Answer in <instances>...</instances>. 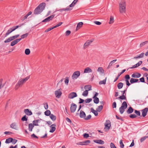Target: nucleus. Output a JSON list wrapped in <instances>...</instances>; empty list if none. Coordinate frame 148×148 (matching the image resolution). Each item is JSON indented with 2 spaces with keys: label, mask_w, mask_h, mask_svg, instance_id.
<instances>
[{
  "label": "nucleus",
  "mask_w": 148,
  "mask_h": 148,
  "mask_svg": "<svg viewBox=\"0 0 148 148\" xmlns=\"http://www.w3.org/2000/svg\"><path fill=\"white\" fill-rule=\"evenodd\" d=\"M30 77V76H28L24 78L22 77L21 78L16 84L15 89L16 90H17L19 87H21L23 84L29 79Z\"/></svg>",
  "instance_id": "f257e3e1"
},
{
  "label": "nucleus",
  "mask_w": 148,
  "mask_h": 148,
  "mask_svg": "<svg viewBox=\"0 0 148 148\" xmlns=\"http://www.w3.org/2000/svg\"><path fill=\"white\" fill-rule=\"evenodd\" d=\"M119 10L121 14L125 13L126 11V3L125 0H121L119 3Z\"/></svg>",
  "instance_id": "f03ea898"
},
{
  "label": "nucleus",
  "mask_w": 148,
  "mask_h": 148,
  "mask_svg": "<svg viewBox=\"0 0 148 148\" xmlns=\"http://www.w3.org/2000/svg\"><path fill=\"white\" fill-rule=\"evenodd\" d=\"M45 6V3H42L40 4L34 10V14H40L44 10Z\"/></svg>",
  "instance_id": "7ed1b4c3"
},
{
  "label": "nucleus",
  "mask_w": 148,
  "mask_h": 148,
  "mask_svg": "<svg viewBox=\"0 0 148 148\" xmlns=\"http://www.w3.org/2000/svg\"><path fill=\"white\" fill-rule=\"evenodd\" d=\"M23 25V24L20 25L16 26H14L12 27V28H10L8 30L7 32L6 33L5 36V37H7L11 32H12L13 31H14L15 30H16V29L18 28L19 27H21V25Z\"/></svg>",
  "instance_id": "20e7f679"
},
{
  "label": "nucleus",
  "mask_w": 148,
  "mask_h": 148,
  "mask_svg": "<svg viewBox=\"0 0 148 148\" xmlns=\"http://www.w3.org/2000/svg\"><path fill=\"white\" fill-rule=\"evenodd\" d=\"M80 72L79 71H76L73 73L72 77L73 79H77L80 75Z\"/></svg>",
  "instance_id": "39448f33"
},
{
  "label": "nucleus",
  "mask_w": 148,
  "mask_h": 148,
  "mask_svg": "<svg viewBox=\"0 0 148 148\" xmlns=\"http://www.w3.org/2000/svg\"><path fill=\"white\" fill-rule=\"evenodd\" d=\"M61 90V89L60 88L55 91V94L57 98H59L61 96L62 94Z\"/></svg>",
  "instance_id": "423d86ee"
},
{
  "label": "nucleus",
  "mask_w": 148,
  "mask_h": 148,
  "mask_svg": "<svg viewBox=\"0 0 148 148\" xmlns=\"http://www.w3.org/2000/svg\"><path fill=\"white\" fill-rule=\"evenodd\" d=\"M77 107V106L76 104L74 103H72L71 104L70 107V110L72 113L75 112L76 110V109Z\"/></svg>",
  "instance_id": "0eeeda50"
},
{
  "label": "nucleus",
  "mask_w": 148,
  "mask_h": 148,
  "mask_svg": "<svg viewBox=\"0 0 148 148\" xmlns=\"http://www.w3.org/2000/svg\"><path fill=\"white\" fill-rule=\"evenodd\" d=\"M93 40H87L84 44V49L87 48L88 46L92 43Z\"/></svg>",
  "instance_id": "6e6552de"
},
{
  "label": "nucleus",
  "mask_w": 148,
  "mask_h": 148,
  "mask_svg": "<svg viewBox=\"0 0 148 148\" xmlns=\"http://www.w3.org/2000/svg\"><path fill=\"white\" fill-rule=\"evenodd\" d=\"M105 127L104 129H107L109 130L110 127L111 125L110 121H106L105 123Z\"/></svg>",
  "instance_id": "1a4fd4ad"
},
{
  "label": "nucleus",
  "mask_w": 148,
  "mask_h": 148,
  "mask_svg": "<svg viewBox=\"0 0 148 148\" xmlns=\"http://www.w3.org/2000/svg\"><path fill=\"white\" fill-rule=\"evenodd\" d=\"M55 15H52L47 18H46L44 20H43L42 21V22H48L49 21H50L52 19V18H54V17Z\"/></svg>",
  "instance_id": "9d476101"
},
{
  "label": "nucleus",
  "mask_w": 148,
  "mask_h": 148,
  "mask_svg": "<svg viewBox=\"0 0 148 148\" xmlns=\"http://www.w3.org/2000/svg\"><path fill=\"white\" fill-rule=\"evenodd\" d=\"M77 97V93L75 92L71 93L68 96V97L70 99H73L75 97Z\"/></svg>",
  "instance_id": "9b49d317"
},
{
  "label": "nucleus",
  "mask_w": 148,
  "mask_h": 148,
  "mask_svg": "<svg viewBox=\"0 0 148 148\" xmlns=\"http://www.w3.org/2000/svg\"><path fill=\"white\" fill-rule=\"evenodd\" d=\"M56 125L54 124L51 125L50 126V127L51 128V129L50 130L49 132L51 133L53 132L56 129Z\"/></svg>",
  "instance_id": "f8f14e48"
},
{
  "label": "nucleus",
  "mask_w": 148,
  "mask_h": 148,
  "mask_svg": "<svg viewBox=\"0 0 148 148\" xmlns=\"http://www.w3.org/2000/svg\"><path fill=\"white\" fill-rule=\"evenodd\" d=\"M148 111V108H145V109L142 110V115L143 117H145L146 116Z\"/></svg>",
  "instance_id": "ddd939ff"
},
{
  "label": "nucleus",
  "mask_w": 148,
  "mask_h": 148,
  "mask_svg": "<svg viewBox=\"0 0 148 148\" xmlns=\"http://www.w3.org/2000/svg\"><path fill=\"white\" fill-rule=\"evenodd\" d=\"M141 74L138 73H135L132 75V77L133 78H139L141 76Z\"/></svg>",
  "instance_id": "4468645a"
},
{
  "label": "nucleus",
  "mask_w": 148,
  "mask_h": 148,
  "mask_svg": "<svg viewBox=\"0 0 148 148\" xmlns=\"http://www.w3.org/2000/svg\"><path fill=\"white\" fill-rule=\"evenodd\" d=\"M21 40V39H17L14 40L11 42V45L12 46H14L19 42Z\"/></svg>",
  "instance_id": "2eb2a0df"
},
{
  "label": "nucleus",
  "mask_w": 148,
  "mask_h": 148,
  "mask_svg": "<svg viewBox=\"0 0 148 148\" xmlns=\"http://www.w3.org/2000/svg\"><path fill=\"white\" fill-rule=\"evenodd\" d=\"M90 143V140H87L81 142L79 143V145H86Z\"/></svg>",
  "instance_id": "dca6fc26"
},
{
  "label": "nucleus",
  "mask_w": 148,
  "mask_h": 148,
  "mask_svg": "<svg viewBox=\"0 0 148 148\" xmlns=\"http://www.w3.org/2000/svg\"><path fill=\"white\" fill-rule=\"evenodd\" d=\"M25 113L27 115L30 116L32 114V113L31 111H30L28 109H26L24 110Z\"/></svg>",
  "instance_id": "f3484780"
},
{
  "label": "nucleus",
  "mask_w": 148,
  "mask_h": 148,
  "mask_svg": "<svg viewBox=\"0 0 148 148\" xmlns=\"http://www.w3.org/2000/svg\"><path fill=\"white\" fill-rule=\"evenodd\" d=\"M92 72V70L89 67H87L85 68L84 70V73H90Z\"/></svg>",
  "instance_id": "a211bd4d"
},
{
  "label": "nucleus",
  "mask_w": 148,
  "mask_h": 148,
  "mask_svg": "<svg viewBox=\"0 0 148 148\" xmlns=\"http://www.w3.org/2000/svg\"><path fill=\"white\" fill-rule=\"evenodd\" d=\"M142 61H140L139 62L137 63L136 64L134 65L132 67L130 68V69H134L140 65L142 63Z\"/></svg>",
  "instance_id": "6ab92c4d"
},
{
  "label": "nucleus",
  "mask_w": 148,
  "mask_h": 148,
  "mask_svg": "<svg viewBox=\"0 0 148 148\" xmlns=\"http://www.w3.org/2000/svg\"><path fill=\"white\" fill-rule=\"evenodd\" d=\"M10 127L11 128L15 129L17 130V125H16V123L15 122H14L12 123L10 125Z\"/></svg>",
  "instance_id": "aec40b11"
},
{
  "label": "nucleus",
  "mask_w": 148,
  "mask_h": 148,
  "mask_svg": "<svg viewBox=\"0 0 148 148\" xmlns=\"http://www.w3.org/2000/svg\"><path fill=\"white\" fill-rule=\"evenodd\" d=\"M84 88L85 90H87L88 92L92 90V87L90 85H86L84 86Z\"/></svg>",
  "instance_id": "412c9836"
},
{
  "label": "nucleus",
  "mask_w": 148,
  "mask_h": 148,
  "mask_svg": "<svg viewBox=\"0 0 148 148\" xmlns=\"http://www.w3.org/2000/svg\"><path fill=\"white\" fill-rule=\"evenodd\" d=\"M79 116L81 118H84L86 117V114L82 110L80 111Z\"/></svg>",
  "instance_id": "4be33fe9"
},
{
  "label": "nucleus",
  "mask_w": 148,
  "mask_h": 148,
  "mask_svg": "<svg viewBox=\"0 0 148 148\" xmlns=\"http://www.w3.org/2000/svg\"><path fill=\"white\" fill-rule=\"evenodd\" d=\"M94 142L97 143L102 145L104 144V142L101 140H94Z\"/></svg>",
  "instance_id": "5701e85b"
},
{
  "label": "nucleus",
  "mask_w": 148,
  "mask_h": 148,
  "mask_svg": "<svg viewBox=\"0 0 148 148\" xmlns=\"http://www.w3.org/2000/svg\"><path fill=\"white\" fill-rule=\"evenodd\" d=\"M126 94L125 95H122L121 96L116 98L117 99H120L121 100H127L126 97Z\"/></svg>",
  "instance_id": "b1692460"
},
{
  "label": "nucleus",
  "mask_w": 148,
  "mask_h": 148,
  "mask_svg": "<svg viewBox=\"0 0 148 148\" xmlns=\"http://www.w3.org/2000/svg\"><path fill=\"white\" fill-rule=\"evenodd\" d=\"M41 120L37 119L36 120H35L34 121H33V125L35 126H38L39 125L38 124V123H39L40 122V121H41Z\"/></svg>",
  "instance_id": "393cba45"
},
{
  "label": "nucleus",
  "mask_w": 148,
  "mask_h": 148,
  "mask_svg": "<svg viewBox=\"0 0 148 148\" xmlns=\"http://www.w3.org/2000/svg\"><path fill=\"white\" fill-rule=\"evenodd\" d=\"M97 71L101 74H103L104 73V70L103 68L101 67H99L97 70Z\"/></svg>",
  "instance_id": "a878e982"
},
{
  "label": "nucleus",
  "mask_w": 148,
  "mask_h": 148,
  "mask_svg": "<svg viewBox=\"0 0 148 148\" xmlns=\"http://www.w3.org/2000/svg\"><path fill=\"white\" fill-rule=\"evenodd\" d=\"M83 23L82 22H79L77 25V27L76 30H77L79 29L82 26Z\"/></svg>",
  "instance_id": "bb28decb"
},
{
  "label": "nucleus",
  "mask_w": 148,
  "mask_h": 148,
  "mask_svg": "<svg viewBox=\"0 0 148 148\" xmlns=\"http://www.w3.org/2000/svg\"><path fill=\"white\" fill-rule=\"evenodd\" d=\"M138 81V79H134L132 78L130 80V82L131 84H133L134 83L137 82Z\"/></svg>",
  "instance_id": "cd10ccee"
},
{
  "label": "nucleus",
  "mask_w": 148,
  "mask_h": 148,
  "mask_svg": "<svg viewBox=\"0 0 148 148\" xmlns=\"http://www.w3.org/2000/svg\"><path fill=\"white\" fill-rule=\"evenodd\" d=\"M34 127V125L32 123H29L28 125V129L29 131L30 132L32 131Z\"/></svg>",
  "instance_id": "c85d7f7f"
},
{
  "label": "nucleus",
  "mask_w": 148,
  "mask_h": 148,
  "mask_svg": "<svg viewBox=\"0 0 148 148\" xmlns=\"http://www.w3.org/2000/svg\"><path fill=\"white\" fill-rule=\"evenodd\" d=\"M134 110L132 107H130L127 111V112L128 114L132 113L133 112Z\"/></svg>",
  "instance_id": "c756f323"
},
{
  "label": "nucleus",
  "mask_w": 148,
  "mask_h": 148,
  "mask_svg": "<svg viewBox=\"0 0 148 148\" xmlns=\"http://www.w3.org/2000/svg\"><path fill=\"white\" fill-rule=\"evenodd\" d=\"M116 60H117L115 59L111 61L109 64V65L108 67V68H110L112 65L115 62H116Z\"/></svg>",
  "instance_id": "7c9ffc66"
},
{
  "label": "nucleus",
  "mask_w": 148,
  "mask_h": 148,
  "mask_svg": "<svg viewBox=\"0 0 148 148\" xmlns=\"http://www.w3.org/2000/svg\"><path fill=\"white\" fill-rule=\"evenodd\" d=\"M78 1V0H74L73 2L69 5V7L71 8L73 7L77 3Z\"/></svg>",
  "instance_id": "2f4dec72"
},
{
  "label": "nucleus",
  "mask_w": 148,
  "mask_h": 148,
  "mask_svg": "<svg viewBox=\"0 0 148 148\" xmlns=\"http://www.w3.org/2000/svg\"><path fill=\"white\" fill-rule=\"evenodd\" d=\"M121 107L126 108L127 107V103L126 101H124L122 104Z\"/></svg>",
  "instance_id": "473e14b6"
},
{
  "label": "nucleus",
  "mask_w": 148,
  "mask_h": 148,
  "mask_svg": "<svg viewBox=\"0 0 148 148\" xmlns=\"http://www.w3.org/2000/svg\"><path fill=\"white\" fill-rule=\"evenodd\" d=\"M123 84L122 82H120L117 84V87L118 89H121L123 87Z\"/></svg>",
  "instance_id": "72a5a7b5"
},
{
  "label": "nucleus",
  "mask_w": 148,
  "mask_h": 148,
  "mask_svg": "<svg viewBox=\"0 0 148 148\" xmlns=\"http://www.w3.org/2000/svg\"><path fill=\"white\" fill-rule=\"evenodd\" d=\"M50 117L53 121H55L56 119V116L52 114H50Z\"/></svg>",
  "instance_id": "f704fd0d"
},
{
  "label": "nucleus",
  "mask_w": 148,
  "mask_h": 148,
  "mask_svg": "<svg viewBox=\"0 0 148 148\" xmlns=\"http://www.w3.org/2000/svg\"><path fill=\"white\" fill-rule=\"evenodd\" d=\"M91 111L92 112L95 116H97L98 115V113L97 110L96 111L94 110L92 108H91Z\"/></svg>",
  "instance_id": "c9c22d12"
},
{
  "label": "nucleus",
  "mask_w": 148,
  "mask_h": 148,
  "mask_svg": "<svg viewBox=\"0 0 148 148\" xmlns=\"http://www.w3.org/2000/svg\"><path fill=\"white\" fill-rule=\"evenodd\" d=\"M12 138H9L6 139L5 143H9L11 142H12Z\"/></svg>",
  "instance_id": "e433bc0d"
},
{
  "label": "nucleus",
  "mask_w": 148,
  "mask_h": 148,
  "mask_svg": "<svg viewBox=\"0 0 148 148\" xmlns=\"http://www.w3.org/2000/svg\"><path fill=\"white\" fill-rule=\"evenodd\" d=\"M126 108L121 107L119 109L120 112L121 114H122L125 111V110Z\"/></svg>",
  "instance_id": "4c0bfd02"
},
{
  "label": "nucleus",
  "mask_w": 148,
  "mask_h": 148,
  "mask_svg": "<svg viewBox=\"0 0 148 148\" xmlns=\"http://www.w3.org/2000/svg\"><path fill=\"white\" fill-rule=\"evenodd\" d=\"M94 99L93 101L95 103L97 104L99 101V99L98 97H95L93 98Z\"/></svg>",
  "instance_id": "58836bf2"
},
{
  "label": "nucleus",
  "mask_w": 148,
  "mask_h": 148,
  "mask_svg": "<svg viewBox=\"0 0 148 148\" xmlns=\"http://www.w3.org/2000/svg\"><path fill=\"white\" fill-rule=\"evenodd\" d=\"M103 106L102 105L98 106L96 110L97 111L100 112L103 109Z\"/></svg>",
  "instance_id": "ea45409f"
},
{
  "label": "nucleus",
  "mask_w": 148,
  "mask_h": 148,
  "mask_svg": "<svg viewBox=\"0 0 148 148\" xmlns=\"http://www.w3.org/2000/svg\"><path fill=\"white\" fill-rule=\"evenodd\" d=\"M88 92L87 90H85L83 92L82 95L84 97H86L88 96Z\"/></svg>",
  "instance_id": "a19ab883"
},
{
  "label": "nucleus",
  "mask_w": 148,
  "mask_h": 148,
  "mask_svg": "<svg viewBox=\"0 0 148 148\" xmlns=\"http://www.w3.org/2000/svg\"><path fill=\"white\" fill-rule=\"evenodd\" d=\"M45 115L47 116H49L50 115L51 112L49 110H47L45 112Z\"/></svg>",
  "instance_id": "79ce46f5"
},
{
  "label": "nucleus",
  "mask_w": 148,
  "mask_h": 148,
  "mask_svg": "<svg viewBox=\"0 0 148 148\" xmlns=\"http://www.w3.org/2000/svg\"><path fill=\"white\" fill-rule=\"evenodd\" d=\"M106 78H107L106 77L105 79L103 80L102 81H100L99 83V84L100 85L102 84H105L106 82Z\"/></svg>",
  "instance_id": "37998d69"
},
{
  "label": "nucleus",
  "mask_w": 148,
  "mask_h": 148,
  "mask_svg": "<svg viewBox=\"0 0 148 148\" xmlns=\"http://www.w3.org/2000/svg\"><path fill=\"white\" fill-rule=\"evenodd\" d=\"M114 22V17L112 16H110L109 23L110 24H112Z\"/></svg>",
  "instance_id": "c03bdc74"
},
{
  "label": "nucleus",
  "mask_w": 148,
  "mask_h": 148,
  "mask_svg": "<svg viewBox=\"0 0 148 148\" xmlns=\"http://www.w3.org/2000/svg\"><path fill=\"white\" fill-rule=\"evenodd\" d=\"M120 147L121 148H123L124 147V145L123 142V140H121L120 141Z\"/></svg>",
  "instance_id": "a18cd8bd"
},
{
  "label": "nucleus",
  "mask_w": 148,
  "mask_h": 148,
  "mask_svg": "<svg viewBox=\"0 0 148 148\" xmlns=\"http://www.w3.org/2000/svg\"><path fill=\"white\" fill-rule=\"evenodd\" d=\"M30 50L29 49H27L25 50V53L26 55H28L30 53Z\"/></svg>",
  "instance_id": "49530a36"
},
{
  "label": "nucleus",
  "mask_w": 148,
  "mask_h": 148,
  "mask_svg": "<svg viewBox=\"0 0 148 148\" xmlns=\"http://www.w3.org/2000/svg\"><path fill=\"white\" fill-rule=\"evenodd\" d=\"M92 100V99L91 98H88L85 100V102L86 103H88L91 101Z\"/></svg>",
  "instance_id": "de8ad7c7"
},
{
  "label": "nucleus",
  "mask_w": 148,
  "mask_h": 148,
  "mask_svg": "<svg viewBox=\"0 0 148 148\" xmlns=\"http://www.w3.org/2000/svg\"><path fill=\"white\" fill-rule=\"evenodd\" d=\"M69 82V78L68 77H66L64 81L65 84L66 85H68Z\"/></svg>",
  "instance_id": "09e8293b"
},
{
  "label": "nucleus",
  "mask_w": 148,
  "mask_h": 148,
  "mask_svg": "<svg viewBox=\"0 0 148 148\" xmlns=\"http://www.w3.org/2000/svg\"><path fill=\"white\" fill-rule=\"evenodd\" d=\"M147 42H148V41H146L144 42H143L141 43L140 44V47H141L144 45H145L147 44Z\"/></svg>",
  "instance_id": "8fccbe9b"
},
{
  "label": "nucleus",
  "mask_w": 148,
  "mask_h": 148,
  "mask_svg": "<svg viewBox=\"0 0 148 148\" xmlns=\"http://www.w3.org/2000/svg\"><path fill=\"white\" fill-rule=\"evenodd\" d=\"M28 35V33H26L25 34H24L22 35L21 36V38H20V39H22L25 38L27 37Z\"/></svg>",
  "instance_id": "3c124183"
},
{
  "label": "nucleus",
  "mask_w": 148,
  "mask_h": 148,
  "mask_svg": "<svg viewBox=\"0 0 148 148\" xmlns=\"http://www.w3.org/2000/svg\"><path fill=\"white\" fill-rule=\"evenodd\" d=\"M12 40L11 39V38L10 37L8 38L6 40H5L4 41V42L5 43H8L12 41Z\"/></svg>",
  "instance_id": "603ef678"
},
{
  "label": "nucleus",
  "mask_w": 148,
  "mask_h": 148,
  "mask_svg": "<svg viewBox=\"0 0 148 148\" xmlns=\"http://www.w3.org/2000/svg\"><path fill=\"white\" fill-rule=\"evenodd\" d=\"M21 120L23 121H27V118H26V115L24 116L21 119Z\"/></svg>",
  "instance_id": "864d4df0"
},
{
  "label": "nucleus",
  "mask_w": 148,
  "mask_h": 148,
  "mask_svg": "<svg viewBox=\"0 0 148 148\" xmlns=\"http://www.w3.org/2000/svg\"><path fill=\"white\" fill-rule=\"evenodd\" d=\"M62 22H60L57 25H56L55 26H53V27L54 28L57 27H58L60 26L62 24Z\"/></svg>",
  "instance_id": "5fc2aeb1"
},
{
  "label": "nucleus",
  "mask_w": 148,
  "mask_h": 148,
  "mask_svg": "<svg viewBox=\"0 0 148 148\" xmlns=\"http://www.w3.org/2000/svg\"><path fill=\"white\" fill-rule=\"evenodd\" d=\"M137 116L135 114H131L130 115V117L131 118H136Z\"/></svg>",
  "instance_id": "6e6d98bb"
},
{
  "label": "nucleus",
  "mask_w": 148,
  "mask_h": 148,
  "mask_svg": "<svg viewBox=\"0 0 148 148\" xmlns=\"http://www.w3.org/2000/svg\"><path fill=\"white\" fill-rule=\"evenodd\" d=\"M147 138V136H144V137H143L142 138L140 139V142L141 143L143 142L145 139H146Z\"/></svg>",
  "instance_id": "4d7b16f0"
},
{
  "label": "nucleus",
  "mask_w": 148,
  "mask_h": 148,
  "mask_svg": "<svg viewBox=\"0 0 148 148\" xmlns=\"http://www.w3.org/2000/svg\"><path fill=\"white\" fill-rule=\"evenodd\" d=\"M91 117V115L89 114L86 117L84 118V119L86 120H88L90 119Z\"/></svg>",
  "instance_id": "13d9d810"
},
{
  "label": "nucleus",
  "mask_w": 148,
  "mask_h": 148,
  "mask_svg": "<svg viewBox=\"0 0 148 148\" xmlns=\"http://www.w3.org/2000/svg\"><path fill=\"white\" fill-rule=\"evenodd\" d=\"M54 29L53 27H50V28H49L48 29L46 30L45 31V32H49V31H51V30H52V29Z\"/></svg>",
  "instance_id": "bf43d9fd"
},
{
  "label": "nucleus",
  "mask_w": 148,
  "mask_h": 148,
  "mask_svg": "<svg viewBox=\"0 0 148 148\" xmlns=\"http://www.w3.org/2000/svg\"><path fill=\"white\" fill-rule=\"evenodd\" d=\"M134 112L138 116H140V113L139 111L135 110Z\"/></svg>",
  "instance_id": "052dcab7"
},
{
  "label": "nucleus",
  "mask_w": 148,
  "mask_h": 148,
  "mask_svg": "<svg viewBox=\"0 0 148 148\" xmlns=\"http://www.w3.org/2000/svg\"><path fill=\"white\" fill-rule=\"evenodd\" d=\"M110 146L111 148H116L114 144L112 143H110Z\"/></svg>",
  "instance_id": "680f3d73"
},
{
  "label": "nucleus",
  "mask_w": 148,
  "mask_h": 148,
  "mask_svg": "<svg viewBox=\"0 0 148 148\" xmlns=\"http://www.w3.org/2000/svg\"><path fill=\"white\" fill-rule=\"evenodd\" d=\"M125 80H128L130 79V77L129 75H127L125 76Z\"/></svg>",
  "instance_id": "e2e57ef3"
},
{
  "label": "nucleus",
  "mask_w": 148,
  "mask_h": 148,
  "mask_svg": "<svg viewBox=\"0 0 148 148\" xmlns=\"http://www.w3.org/2000/svg\"><path fill=\"white\" fill-rule=\"evenodd\" d=\"M71 32L69 30H67L66 32V36H69L71 34Z\"/></svg>",
  "instance_id": "0e129e2a"
},
{
  "label": "nucleus",
  "mask_w": 148,
  "mask_h": 148,
  "mask_svg": "<svg viewBox=\"0 0 148 148\" xmlns=\"http://www.w3.org/2000/svg\"><path fill=\"white\" fill-rule=\"evenodd\" d=\"M94 23L98 25H100L101 24V23L98 21H94Z\"/></svg>",
  "instance_id": "69168bd1"
},
{
  "label": "nucleus",
  "mask_w": 148,
  "mask_h": 148,
  "mask_svg": "<svg viewBox=\"0 0 148 148\" xmlns=\"http://www.w3.org/2000/svg\"><path fill=\"white\" fill-rule=\"evenodd\" d=\"M89 135L88 134L85 133L84 134V137L85 138H87L89 137Z\"/></svg>",
  "instance_id": "338daca9"
},
{
  "label": "nucleus",
  "mask_w": 148,
  "mask_h": 148,
  "mask_svg": "<svg viewBox=\"0 0 148 148\" xmlns=\"http://www.w3.org/2000/svg\"><path fill=\"white\" fill-rule=\"evenodd\" d=\"M116 102H114L112 104L113 108H116Z\"/></svg>",
  "instance_id": "774afa93"
}]
</instances>
